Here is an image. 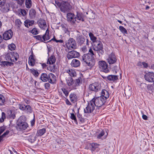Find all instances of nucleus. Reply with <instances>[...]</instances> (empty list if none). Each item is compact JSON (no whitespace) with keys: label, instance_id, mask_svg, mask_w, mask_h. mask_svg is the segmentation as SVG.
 I'll return each instance as SVG.
<instances>
[{"label":"nucleus","instance_id":"46","mask_svg":"<svg viewBox=\"0 0 154 154\" xmlns=\"http://www.w3.org/2000/svg\"><path fill=\"white\" fill-rule=\"evenodd\" d=\"M119 29L120 31L124 34H127V32L126 29L123 26H119Z\"/></svg>","mask_w":154,"mask_h":154},{"label":"nucleus","instance_id":"57","mask_svg":"<svg viewBox=\"0 0 154 154\" xmlns=\"http://www.w3.org/2000/svg\"><path fill=\"white\" fill-rule=\"evenodd\" d=\"M5 129V127L2 126L0 128V135L4 131Z\"/></svg>","mask_w":154,"mask_h":154},{"label":"nucleus","instance_id":"26","mask_svg":"<svg viewBox=\"0 0 154 154\" xmlns=\"http://www.w3.org/2000/svg\"><path fill=\"white\" fill-rule=\"evenodd\" d=\"M69 97L71 101L73 103H75L77 100V97L75 93H71L69 95Z\"/></svg>","mask_w":154,"mask_h":154},{"label":"nucleus","instance_id":"62","mask_svg":"<svg viewBox=\"0 0 154 154\" xmlns=\"http://www.w3.org/2000/svg\"><path fill=\"white\" fill-rule=\"evenodd\" d=\"M16 24H18L19 25H20L21 24V22L20 20L18 19H17L16 20Z\"/></svg>","mask_w":154,"mask_h":154},{"label":"nucleus","instance_id":"25","mask_svg":"<svg viewBox=\"0 0 154 154\" xmlns=\"http://www.w3.org/2000/svg\"><path fill=\"white\" fill-rule=\"evenodd\" d=\"M35 21L34 20H30L29 19H27L24 21L25 26L28 28L30 26H32L34 23Z\"/></svg>","mask_w":154,"mask_h":154},{"label":"nucleus","instance_id":"24","mask_svg":"<svg viewBox=\"0 0 154 154\" xmlns=\"http://www.w3.org/2000/svg\"><path fill=\"white\" fill-rule=\"evenodd\" d=\"M49 82L51 84L54 83L56 81V77L52 73H50L48 75Z\"/></svg>","mask_w":154,"mask_h":154},{"label":"nucleus","instance_id":"22","mask_svg":"<svg viewBox=\"0 0 154 154\" xmlns=\"http://www.w3.org/2000/svg\"><path fill=\"white\" fill-rule=\"evenodd\" d=\"M9 5L8 4H5L3 5L0 6V9L1 11L4 12H8L9 10Z\"/></svg>","mask_w":154,"mask_h":154},{"label":"nucleus","instance_id":"4","mask_svg":"<svg viewBox=\"0 0 154 154\" xmlns=\"http://www.w3.org/2000/svg\"><path fill=\"white\" fill-rule=\"evenodd\" d=\"M18 58V54L13 51L8 53L5 56V58L6 60L10 61L11 62L17 61Z\"/></svg>","mask_w":154,"mask_h":154},{"label":"nucleus","instance_id":"12","mask_svg":"<svg viewBox=\"0 0 154 154\" xmlns=\"http://www.w3.org/2000/svg\"><path fill=\"white\" fill-rule=\"evenodd\" d=\"M144 78L146 80L149 82H154V73L148 72L146 73L144 76Z\"/></svg>","mask_w":154,"mask_h":154},{"label":"nucleus","instance_id":"36","mask_svg":"<svg viewBox=\"0 0 154 154\" xmlns=\"http://www.w3.org/2000/svg\"><path fill=\"white\" fill-rule=\"evenodd\" d=\"M46 131V129L45 128H42L38 130L37 131V135L38 136H41L43 135Z\"/></svg>","mask_w":154,"mask_h":154},{"label":"nucleus","instance_id":"58","mask_svg":"<svg viewBox=\"0 0 154 154\" xmlns=\"http://www.w3.org/2000/svg\"><path fill=\"white\" fill-rule=\"evenodd\" d=\"M24 1V0H17V3L20 6L22 5Z\"/></svg>","mask_w":154,"mask_h":154},{"label":"nucleus","instance_id":"1","mask_svg":"<svg viewBox=\"0 0 154 154\" xmlns=\"http://www.w3.org/2000/svg\"><path fill=\"white\" fill-rule=\"evenodd\" d=\"M94 55L93 50L92 49H90L88 54H85L82 56V61L87 66L91 67L94 65L95 63V60L94 57Z\"/></svg>","mask_w":154,"mask_h":154},{"label":"nucleus","instance_id":"54","mask_svg":"<svg viewBox=\"0 0 154 154\" xmlns=\"http://www.w3.org/2000/svg\"><path fill=\"white\" fill-rule=\"evenodd\" d=\"M70 118L72 119L75 122H76L77 121L75 116L73 113H71V114Z\"/></svg>","mask_w":154,"mask_h":154},{"label":"nucleus","instance_id":"17","mask_svg":"<svg viewBox=\"0 0 154 154\" xmlns=\"http://www.w3.org/2000/svg\"><path fill=\"white\" fill-rule=\"evenodd\" d=\"M140 86L142 89L147 86L148 91L150 93H152L154 91V87L152 85H149L146 86L145 84L143 83L141 84Z\"/></svg>","mask_w":154,"mask_h":154},{"label":"nucleus","instance_id":"44","mask_svg":"<svg viewBox=\"0 0 154 154\" xmlns=\"http://www.w3.org/2000/svg\"><path fill=\"white\" fill-rule=\"evenodd\" d=\"M31 73L35 77L38 76L39 75L38 72L33 69H31L30 70Z\"/></svg>","mask_w":154,"mask_h":154},{"label":"nucleus","instance_id":"48","mask_svg":"<svg viewBox=\"0 0 154 154\" xmlns=\"http://www.w3.org/2000/svg\"><path fill=\"white\" fill-rule=\"evenodd\" d=\"M62 91L66 97H67L68 95L69 91L67 90V89L64 88H62L61 89Z\"/></svg>","mask_w":154,"mask_h":154},{"label":"nucleus","instance_id":"16","mask_svg":"<svg viewBox=\"0 0 154 154\" xmlns=\"http://www.w3.org/2000/svg\"><path fill=\"white\" fill-rule=\"evenodd\" d=\"M108 135L107 132L104 130H100L96 133V136L97 138L100 139L102 137L105 138Z\"/></svg>","mask_w":154,"mask_h":154},{"label":"nucleus","instance_id":"18","mask_svg":"<svg viewBox=\"0 0 154 154\" xmlns=\"http://www.w3.org/2000/svg\"><path fill=\"white\" fill-rule=\"evenodd\" d=\"M76 40L78 43L81 45L84 43L86 39L84 36L77 35L76 37Z\"/></svg>","mask_w":154,"mask_h":154},{"label":"nucleus","instance_id":"51","mask_svg":"<svg viewBox=\"0 0 154 154\" xmlns=\"http://www.w3.org/2000/svg\"><path fill=\"white\" fill-rule=\"evenodd\" d=\"M26 106L25 105L20 104L19 105V108L21 110H24L26 108Z\"/></svg>","mask_w":154,"mask_h":154},{"label":"nucleus","instance_id":"33","mask_svg":"<svg viewBox=\"0 0 154 154\" xmlns=\"http://www.w3.org/2000/svg\"><path fill=\"white\" fill-rule=\"evenodd\" d=\"M76 17V21L77 20H80L82 21H84L83 15L82 13L77 12L76 14L75 15Z\"/></svg>","mask_w":154,"mask_h":154},{"label":"nucleus","instance_id":"34","mask_svg":"<svg viewBox=\"0 0 154 154\" xmlns=\"http://www.w3.org/2000/svg\"><path fill=\"white\" fill-rule=\"evenodd\" d=\"M35 60L34 57L32 55L29 56L28 63L30 65L33 66L35 64Z\"/></svg>","mask_w":154,"mask_h":154},{"label":"nucleus","instance_id":"39","mask_svg":"<svg viewBox=\"0 0 154 154\" xmlns=\"http://www.w3.org/2000/svg\"><path fill=\"white\" fill-rule=\"evenodd\" d=\"M5 100L4 96L1 94H0V106L4 105L5 102Z\"/></svg>","mask_w":154,"mask_h":154},{"label":"nucleus","instance_id":"10","mask_svg":"<svg viewBox=\"0 0 154 154\" xmlns=\"http://www.w3.org/2000/svg\"><path fill=\"white\" fill-rule=\"evenodd\" d=\"M89 88L91 91L97 92L100 89L101 86L99 83L95 82L90 84L89 86Z\"/></svg>","mask_w":154,"mask_h":154},{"label":"nucleus","instance_id":"3","mask_svg":"<svg viewBox=\"0 0 154 154\" xmlns=\"http://www.w3.org/2000/svg\"><path fill=\"white\" fill-rule=\"evenodd\" d=\"M59 8L61 11L66 13L70 11L72 8V6L68 2H63L60 4Z\"/></svg>","mask_w":154,"mask_h":154},{"label":"nucleus","instance_id":"32","mask_svg":"<svg viewBox=\"0 0 154 154\" xmlns=\"http://www.w3.org/2000/svg\"><path fill=\"white\" fill-rule=\"evenodd\" d=\"M40 79L43 82H47L48 80V75L46 73H42L40 77Z\"/></svg>","mask_w":154,"mask_h":154},{"label":"nucleus","instance_id":"11","mask_svg":"<svg viewBox=\"0 0 154 154\" xmlns=\"http://www.w3.org/2000/svg\"><path fill=\"white\" fill-rule=\"evenodd\" d=\"M79 56V53L75 51H69L67 54V58L69 60L74 58L78 57Z\"/></svg>","mask_w":154,"mask_h":154},{"label":"nucleus","instance_id":"14","mask_svg":"<svg viewBox=\"0 0 154 154\" xmlns=\"http://www.w3.org/2000/svg\"><path fill=\"white\" fill-rule=\"evenodd\" d=\"M107 60L108 62L110 64L115 63L117 59L115 54L113 53L110 54L108 56Z\"/></svg>","mask_w":154,"mask_h":154},{"label":"nucleus","instance_id":"61","mask_svg":"<svg viewBox=\"0 0 154 154\" xmlns=\"http://www.w3.org/2000/svg\"><path fill=\"white\" fill-rule=\"evenodd\" d=\"M63 28L65 33H66L67 34H69V32L67 28L65 27H63Z\"/></svg>","mask_w":154,"mask_h":154},{"label":"nucleus","instance_id":"28","mask_svg":"<svg viewBox=\"0 0 154 154\" xmlns=\"http://www.w3.org/2000/svg\"><path fill=\"white\" fill-rule=\"evenodd\" d=\"M66 82L69 88L71 90L73 89V86L74 85V82L72 78H70L68 80H66Z\"/></svg>","mask_w":154,"mask_h":154},{"label":"nucleus","instance_id":"45","mask_svg":"<svg viewBox=\"0 0 154 154\" xmlns=\"http://www.w3.org/2000/svg\"><path fill=\"white\" fill-rule=\"evenodd\" d=\"M29 32H31L33 35H36L38 33V30L37 28H34L32 30H30Z\"/></svg>","mask_w":154,"mask_h":154},{"label":"nucleus","instance_id":"2","mask_svg":"<svg viewBox=\"0 0 154 154\" xmlns=\"http://www.w3.org/2000/svg\"><path fill=\"white\" fill-rule=\"evenodd\" d=\"M93 50L97 52L98 56L100 57L104 53L103 45L100 41H97L94 43L93 46Z\"/></svg>","mask_w":154,"mask_h":154},{"label":"nucleus","instance_id":"49","mask_svg":"<svg viewBox=\"0 0 154 154\" xmlns=\"http://www.w3.org/2000/svg\"><path fill=\"white\" fill-rule=\"evenodd\" d=\"M35 38L36 39L41 41V42H44V39H43L42 36L41 35H38L34 36Z\"/></svg>","mask_w":154,"mask_h":154},{"label":"nucleus","instance_id":"64","mask_svg":"<svg viewBox=\"0 0 154 154\" xmlns=\"http://www.w3.org/2000/svg\"><path fill=\"white\" fill-rule=\"evenodd\" d=\"M9 133V130H7L2 135L4 137L6 136Z\"/></svg>","mask_w":154,"mask_h":154},{"label":"nucleus","instance_id":"55","mask_svg":"<svg viewBox=\"0 0 154 154\" xmlns=\"http://www.w3.org/2000/svg\"><path fill=\"white\" fill-rule=\"evenodd\" d=\"M10 114L9 116V118L12 119H14L15 116V114L14 113H12V112L11 111H10Z\"/></svg>","mask_w":154,"mask_h":154},{"label":"nucleus","instance_id":"41","mask_svg":"<svg viewBox=\"0 0 154 154\" xmlns=\"http://www.w3.org/2000/svg\"><path fill=\"white\" fill-rule=\"evenodd\" d=\"M36 12L34 9H31L30 11L29 15L31 18H33L35 17Z\"/></svg>","mask_w":154,"mask_h":154},{"label":"nucleus","instance_id":"60","mask_svg":"<svg viewBox=\"0 0 154 154\" xmlns=\"http://www.w3.org/2000/svg\"><path fill=\"white\" fill-rule=\"evenodd\" d=\"M50 84L48 83H46L45 84V89H48L50 88Z\"/></svg>","mask_w":154,"mask_h":154},{"label":"nucleus","instance_id":"63","mask_svg":"<svg viewBox=\"0 0 154 154\" xmlns=\"http://www.w3.org/2000/svg\"><path fill=\"white\" fill-rule=\"evenodd\" d=\"M65 102L66 104L70 106L72 105L71 103L67 99L66 100Z\"/></svg>","mask_w":154,"mask_h":154},{"label":"nucleus","instance_id":"43","mask_svg":"<svg viewBox=\"0 0 154 154\" xmlns=\"http://www.w3.org/2000/svg\"><path fill=\"white\" fill-rule=\"evenodd\" d=\"M26 108L24 111L27 113H31L32 112V109L31 106L29 105L26 106Z\"/></svg>","mask_w":154,"mask_h":154},{"label":"nucleus","instance_id":"31","mask_svg":"<svg viewBox=\"0 0 154 154\" xmlns=\"http://www.w3.org/2000/svg\"><path fill=\"white\" fill-rule=\"evenodd\" d=\"M42 36L44 40V42H45L50 39L49 31L48 29L46 30L45 34Z\"/></svg>","mask_w":154,"mask_h":154},{"label":"nucleus","instance_id":"56","mask_svg":"<svg viewBox=\"0 0 154 154\" xmlns=\"http://www.w3.org/2000/svg\"><path fill=\"white\" fill-rule=\"evenodd\" d=\"M20 12L23 16L25 15L26 14V11L24 9H21L20 11Z\"/></svg>","mask_w":154,"mask_h":154},{"label":"nucleus","instance_id":"13","mask_svg":"<svg viewBox=\"0 0 154 154\" xmlns=\"http://www.w3.org/2000/svg\"><path fill=\"white\" fill-rule=\"evenodd\" d=\"M13 35V33L11 29H9L5 31L3 34V38L5 40L11 39Z\"/></svg>","mask_w":154,"mask_h":154},{"label":"nucleus","instance_id":"47","mask_svg":"<svg viewBox=\"0 0 154 154\" xmlns=\"http://www.w3.org/2000/svg\"><path fill=\"white\" fill-rule=\"evenodd\" d=\"M8 47L9 49L11 51L14 50L16 48V46L15 44L13 43H11L8 45Z\"/></svg>","mask_w":154,"mask_h":154},{"label":"nucleus","instance_id":"9","mask_svg":"<svg viewBox=\"0 0 154 154\" xmlns=\"http://www.w3.org/2000/svg\"><path fill=\"white\" fill-rule=\"evenodd\" d=\"M66 46L69 49H75L76 48V44L75 40L72 38H70L66 43Z\"/></svg>","mask_w":154,"mask_h":154},{"label":"nucleus","instance_id":"42","mask_svg":"<svg viewBox=\"0 0 154 154\" xmlns=\"http://www.w3.org/2000/svg\"><path fill=\"white\" fill-rule=\"evenodd\" d=\"M25 5L27 8H30L32 6V2L31 0H26Z\"/></svg>","mask_w":154,"mask_h":154},{"label":"nucleus","instance_id":"50","mask_svg":"<svg viewBox=\"0 0 154 154\" xmlns=\"http://www.w3.org/2000/svg\"><path fill=\"white\" fill-rule=\"evenodd\" d=\"M5 113L4 112H2L1 118H0V122H2L4 121V119H5Z\"/></svg>","mask_w":154,"mask_h":154},{"label":"nucleus","instance_id":"6","mask_svg":"<svg viewBox=\"0 0 154 154\" xmlns=\"http://www.w3.org/2000/svg\"><path fill=\"white\" fill-rule=\"evenodd\" d=\"M99 66L100 69L102 71L106 73H108L109 72L110 68L108 67L107 63L105 61H99Z\"/></svg>","mask_w":154,"mask_h":154},{"label":"nucleus","instance_id":"23","mask_svg":"<svg viewBox=\"0 0 154 154\" xmlns=\"http://www.w3.org/2000/svg\"><path fill=\"white\" fill-rule=\"evenodd\" d=\"M80 61L76 59L72 60L71 63V66L74 67H78L80 65Z\"/></svg>","mask_w":154,"mask_h":154},{"label":"nucleus","instance_id":"8","mask_svg":"<svg viewBox=\"0 0 154 154\" xmlns=\"http://www.w3.org/2000/svg\"><path fill=\"white\" fill-rule=\"evenodd\" d=\"M76 17V16L74 13L71 12L67 13L66 15L67 21L72 24H74L75 23Z\"/></svg>","mask_w":154,"mask_h":154},{"label":"nucleus","instance_id":"40","mask_svg":"<svg viewBox=\"0 0 154 154\" xmlns=\"http://www.w3.org/2000/svg\"><path fill=\"white\" fill-rule=\"evenodd\" d=\"M90 146L91 150L94 151L98 148L99 145L96 143H93L91 144Z\"/></svg>","mask_w":154,"mask_h":154},{"label":"nucleus","instance_id":"37","mask_svg":"<svg viewBox=\"0 0 154 154\" xmlns=\"http://www.w3.org/2000/svg\"><path fill=\"white\" fill-rule=\"evenodd\" d=\"M118 76L110 75L107 77V79L109 81H115L117 79Z\"/></svg>","mask_w":154,"mask_h":154},{"label":"nucleus","instance_id":"15","mask_svg":"<svg viewBox=\"0 0 154 154\" xmlns=\"http://www.w3.org/2000/svg\"><path fill=\"white\" fill-rule=\"evenodd\" d=\"M39 27L42 30H45L47 27L46 21L43 19H40L37 21Z\"/></svg>","mask_w":154,"mask_h":154},{"label":"nucleus","instance_id":"38","mask_svg":"<svg viewBox=\"0 0 154 154\" xmlns=\"http://www.w3.org/2000/svg\"><path fill=\"white\" fill-rule=\"evenodd\" d=\"M89 36L91 40L92 41L93 43H94L95 42H97V38L94 35L92 32H90L89 33Z\"/></svg>","mask_w":154,"mask_h":154},{"label":"nucleus","instance_id":"7","mask_svg":"<svg viewBox=\"0 0 154 154\" xmlns=\"http://www.w3.org/2000/svg\"><path fill=\"white\" fill-rule=\"evenodd\" d=\"M91 100L88 103L86 107L84 109V112L85 113H91L95 109V106Z\"/></svg>","mask_w":154,"mask_h":154},{"label":"nucleus","instance_id":"20","mask_svg":"<svg viewBox=\"0 0 154 154\" xmlns=\"http://www.w3.org/2000/svg\"><path fill=\"white\" fill-rule=\"evenodd\" d=\"M66 72L68 73L71 77H75L77 75L76 72L73 69H66Z\"/></svg>","mask_w":154,"mask_h":154},{"label":"nucleus","instance_id":"35","mask_svg":"<svg viewBox=\"0 0 154 154\" xmlns=\"http://www.w3.org/2000/svg\"><path fill=\"white\" fill-rule=\"evenodd\" d=\"M13 64L12 63L9 62L8 61H2L1 62V65L2 66H11Z\"/></svg>","mask_w":154,"mask_h":154},{"label":"nucleus","instance_id":"53","mask_svg":"<svg viewBox=\"0 0 154 154\" xmlns=\"http://www.w3.org/2000/svg\"><path fill=\"white\" fill-rule=\"evenodd\" d=\"M28 140L29 141H30L32 143L33 142L35 141L34 137L33 136H32V135L29 136L28 137Z\"/></svg>","mask_w":154,"mask_h":154},{"label":"nucleus","instance_id":"19","mask_svg":"<svg viewBox=\"0 0 154 154\" xmlns=\"http://www.w3.org/2000/svg\"><path fill=\"white\" fill-rule=\"evenodd\" d=\"M74 85L73 86V89H75L82 84L81 78L79 77L78 79L74 81Z\"/></svg>","mask_w":154,"mask_h":154},{"label":"nucleus","instance_id":"52","mask_svg":"<svg viewBox=\"0 0 154 154\" xmlns=\"http://www.w3.org/2000/svg\"><path fill=\"white\" fill-rule=\"evenodd\" d=\"M51 40H53L57 43L59 42L60 43H63V41L62 40H57L54 37V38Z\"/></svg>","mask_w":154,"mask_h":154},{"label":"nucleus","instance_id":"29","mask_svg":"<svg viewBox=\"0 0 154 154\" xmlns=\"http://www.w3.org/2000/svg\"><path fill=\"white\" fill-rule=\"evenodd\" d=\"M26 117L24 116H21L19 118L17 121V125L22 124V123H24V122H26Z\"/></svg>","mask_w":154,"mask_h":154},{"label":"nucleus","instance_id":"21","mask_svg":"<svg viewBox=\"0 0 154 154\" xmlns=\"http://www.w3.org/2000/svg\"><path fill=\"white\" fill-rule=\"evenodd\" d=\"M109 97V94L108 91L105 89L102 90L101 96L100 97H101L106 101Z\"/></svg>","mask_w":154,"mask_h":154},{"label":"nucleus","instance_id":"30","mask_svg":"<svg viewBox=\"0 0 154 154\" xmlns=\"http://www.w3.org/2000/svg\"><path fill=\"white\" fill-rule=\"evenodd\" d=\"M56 61V59L54 56H51L48 60L47 64H53Z\"/></svg>","mask_w":154,"mask_h":154},{"label":"nucleus","instance_id":"59","mask_svg":"<svg viewBox=\"0 0 154 154\" xmlns=\"http://www.w3.org/2000/svg\"><path fill=\"white\" fill-rule=\"evenodd\" d=\"M6 0H0V6L5 5Z\"/></svg>","mask_w":154,"mask_h":154},{"label":"nucleus","instance_id":"27","mask_svg":"<svg viewBox=\"0 0 154 154\" xmlns=\"http://www.w3.org/2000/svg\"><path fill=\"white\" fill-rule=\"evenodd\" d=\"M29 126L27 123L26 122L19 125H17L18 128L22 130H25Z\"/></svg>","mask_w":154,"mask_h":154},{"label":"nucleus","instance_id":"5","mask_svg":"<svg viewBox=\"0 0 154 154\" xmlns=\"http://www.w3.org/2000/svg\"><path fill=\"white\" fill-rule=\"evenodd\" d=\"M91 100L97 108L101 107L106 102L103 98L100 97H94Z\"/></svg>","mask_w":154,"mask_h":154}]
</instances>
